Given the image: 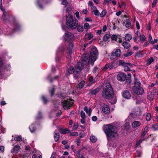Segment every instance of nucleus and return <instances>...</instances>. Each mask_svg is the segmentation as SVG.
<instances>
[{
  "label": "nucleus",
  "instance_id": "nucleus-1",
  "mask_svg": "<svg viewBox=\"0 0 158 158\" xmlns=\"http://www.w3.org/2000/svg\"><path fill=\"white\" fill-rule=\"evenodd\" d=\"M103 130L108 140L118 136L117 128L115 126L110 124L106 125L104 127Z\"/></svg>",
  "mask_w": 158,
  "mask_h": 158
},
{
  "label": "nucleus",
  "instance_id": "nucleus-2",
  "mask_svg": "<svg viewBox=\"0 0 158 158\" xmlns=\"http://www.w3.org/2000/svg\"><path fill=\"white\" fill-rule=\"evenodd\" d=\"M102 95V97L107 99H110L114 96L113 89L110 83L108 82L104 83Z\"/></svg>",
  "mask_w": 158,
  "mask_h": 158
},
{
  "label": "nucleus",
  "instance_id": "nucleus-3",
  "mask_svg": "<svg viewBox=\"0 0 158 158\" xmlns=\"http://www.w3.org/2000/svg\"><path fill=\"white\" fill-rule=\"evenodd\" d=\"M66 26L69 29H74L77 28L78 23V21L72 15L69 14L66 16Z\"/></svg>",
  "mask_w": 158,
  "mask_h": 158
},
{
  "label": "nucleus",
  "instance_id": "nucleus-4",
  "mask_svg": "<svg viewBox=\"0 0 158 158\" xmlns=\"http://www.w3.org/2000/svg\"><path fill=\"white\" fill-rule=\"evenodd\" d=\"M74 35L72 33H66L64 36V39L66 40H69V46L68 48V53L70 54L72 52V49L73 47V39L74 38Z\"/></svg>",
  "mask_w": 158,
  "mask_h": 158
},
{
  "label": "nucleus",
  "instance_id": "nucleus-5",
  "mask_svg": "<svg viewBox=\"0 0 158 158\" xmlns=\"http://www.w3.org/2000/svg\"><path fill=\"white\" fill-rule=\"evenodd\" d=\"M98 55V52L97 48L94 47L92 48V50L90 52V56L92 61V65L94 64V62L96 60Z\"/></svg>",
  "mask_w": 158,
  "mask_h": 158
},
{
  "label": "nucleus",
  "instance_id": "nucleus-6",
  "mask_svg": "<svg viewBox=\"0 0 158 158\" xmlns=\"http://www.w3.org/2000/svg\"><path fill=\"white\" fill-rule=\"evenodd\" d=\"M73 100L71 99L64 100L62 102V105L65 110L70 109L73 103Z\"/></svg>",
  "mask_w": 158,
  "mask_h": 158
},
{
  "label": "nucleus",
  "instance_id": "nucleus-7",
  "mask_svg": "<svg viewBox=\"0 0 158 158\" xmlns=\"http://www.w3.org/2000/svg\"><path fill=\"white\" fill-rule=\"evenodd\" d=\"M132 90L134 93L138 95H142L144 92L143 89L140 85L134 86Z\"/></svg>",
  "mask_w": 158,
  "mask_h": 158
},
{
  "label": "nucleus",
  "instance_id": "nucleus-8",
  "mask_svg": "<svg viewBox=\"0 0 158 158\" xmlns=\"http://www.w3.org/2000/svg\"><path fill=\"white\" fill-rule=\"evenodd\" d=\"M119 64L124 67V70L125 71H127L130 70L129 67H131L132 64L131 63H126L122 60H120L119 62Z\"/></svg>",
  "mask_w": 158,
  "mask_h": 158
},
{
  "label": "nucleus",
  "instance_id": "nucleus-9",
  "mask_svg": "<svg viewBox=\"0 0 158 158\" xmlns=\"http://www.w3.org/2000/svg\"><path fill=\"white\" fill-rule=\"evenodd\" d=\"M0 8L3 12V15L2 16L3 19L5 21H10L9 16L4 8H2V4L0 5Z\"/></svg>",
  "mask_w": 158,
  "mask_h": 158
},
{
  "label": "nucleus",
  "instance_id": "nucleus-10",
  "mask_svg": "<svg viewBox=\"0 0 158 158\" xmlns=\"http://www.w3.org/2000/svg\"><path fill=\"white\" fill-rule=\"evenodd\" d=\"M121 54V52L120 49H117L114 52L112 53L111 55L110 58L115 59L116 57H119Z\"/></svg>",
  "mask_w": 158,
  "mask_h": 158
},
{
  "label": "nucleus",
  "instance_id": "nucleus-11",
  "mask_svg": "<svg viewBox=\"0 0 158 158\" xmlns=\"http://www.w3.org/2000/svg\"><path fill=\"white\" fill-rule=\"evenodd\" d=\"M102 110L104 114H108L110 112V109L108 105L104 104L102 106Z\"/></svg>",
  "mask_w": 158,
  "mask_h": 158
},
{
  "label": "nucleus",
  "instance_id": "nucleus-12",
  "mask_svg": "<svg viewBox=\"0 0 158 158\" xmlns=\"http://www.w3.org/2000/svg\"><path fill=\"white\" fill-rule=\"evenodd\" d=\"M89 58L88 55H83L82 58V61L83 64L85 65L88 64L89 62Z\"/></svg>",
  "mask_w": 158,
  "mask_h": 158
},
{
  "label": "nucleus",
  "instance_id": "nucleus-13",
  "mask_svg": "<svg viewBox=\"0 0 158 158\" xmlns=\"http://www.w3.org/2000/svg\"><path fill=\"white\" fill-rule=\"evenodd\" d=\"M122 94L123 97L127 99H129L131 96L130 92L127 90H124Z\"/></svg>",
  "mask_w": 158,
  "mask_h": 158
},
{
  "label": "nucleus",
  "instance_id": "nucleus-14",
  "mask_svg": "<svg viewBox=\"0 0 158 158\" xmlns=\"http://www.w3.org/2000/svg\"><path fill=\"white\" fill-rule=\"evenodd\" d=\"M126 75L124 73H121L118 74L117 76V79L121 81H124L126 79Z\"/></svg>",
  "mask_w": 158,
  "mask_h": 158
},
{
  "label": "nucleus",
  "instance_id": "nucleus-15",
  "mask_svg": "<svg viewBox=\"0 0 158 158\" xmlns=\"http://www.w3.org/2000/svg\"><path fill=\"white\" fill-rule=\"evenodd\" d=\"M141 124V123L139 121H134L132 123L131 126L133 128L137 129Z\"/></svg>",
  "mask_w": 158,
  "mask_h": 158
},
{
  "label": "nucleus",
  "instance_id": "nucleus-16",
  "mask_svg": "<svg viewBox=\"0 0 158 158\" xmlns=\"http://www.w3.org/2000/svg\"><path fill=\"white\" fill-rule=\"evenodd\" d=\"M91 11L96 16H97L99 15V11L95 6L92 7Z\"/></svg>",
  "mask_w": 158,
  "mask_h": 158
},
{
  "label": "nucleus",
  "instance_id": "nucleus-17",
  "mask_svg": "<svg viewBox=\"0 0 158 158\" xmlns=\"http://www.w3.org/2000/svg\"><path fill=\"white\" fill-rule=\"evenodd\" d=\"M84 64L81 62H79L77 64L76 67V72L77 73L80 70H81L83 68Z\"/></svg>",
  "mask_w": 158,
  "mask_h": 158
},
{
  "label": "nucleus",
  "instance_id": "nucleus-18",
  "mask_svg": "<svg viewBox=\"0 0 158 158\" xmlns=\"http://www.w3.org/2000/svg\"><path fill=\"white\" fill-rule=\"evenodd\" d=\"M47 0H37V3L39 7L41 9L43 8L42 6L41 5V4H44L47 3Z\"/></svg>",
  "mask_w": 158,
  "mask_h": 158
},
{
  "label": "nucleus",
  "instance_id": "nucleus-19",
  "mask_svg": "<svg viewBox=\"0 0 158 158\" xmlns=\"http://www.w3.org/2000/svg\"><path fill=\"white\" fill-rule=\"evenodd\" d=\"M84 110L87 113L88 115L89 116H90L91 113L92 109L90 108H89V109H88L87 106H85L84 108Z\"/></svg>",
  "mask_w": 158,
  "mask_h": 158
},
{
  "label": "nucleus",
  "instance_id": "nucleus-20",
  "mask_svg": "<svg viewBox=\"0 0 158 158\" xmlns=\"http://www.w3.org/2000/svg\"><path fill=\"white\" fill-rule=\"evenodd\" d=\"M83 27L82 25L79 24L78 23V25L76 28H77V30L78 32H83L84 30Z\"/></svg>",
  "mask_w": 158,
  "mask_h": 158
},
{
  "label": "nucleus",
  "instance_id": "nucleus-21",
  "mask_svg": "<svg viewBox=\"0 0 158 158\" xmlns=\"http://www.w3.org/2000/svg\"><path fill=\"white\" fill-rule=\"evenodd\" d=\"M132 39L131 35L130 34H127L125 35L124 39L126 41L131 40Z\"/></svg>",
  "mask_w": 158,
  "mask_h": 158
},
{
  "label": "nucleus",
  "instance_id": "nucleus-22",
  "mask_svg": "<svg viewBox=\"0 0 158 158\" xmlns=\"http://www.w3.org/2000/svg\"><path fill=\"white\" fill-rule=\"evenodd\" d=\"M148 131V127L147 126H146L144 128L143 132H142L141 136L143 137L145 136Z\"/></svg>",
  "mask_w": 158,
  "mask_h": 158
},
{
  "label": "nucleus",
  "instance_id": "nucleus-23",
  "mask_svg": "<svg viewBox=\"0 0 158 158\" xmlns=\"http://www.w3.org/2000/svg\"><path fill=\"white\" fill-rule=\"evenodd\" d=\"M100 88L99 87L95 89L92 90L91 91V93L92 95H95L99 92Z\"/></svg>",
  "mask_w": 158,
  "mask_h": 158
},
{
  "label": "nucleus",
  "instance_id": "nucleus-24",
  "mask_svg": "<svg viewBox=\"0 0 158 158\" xmlns=\"http://www.w3.org/2000/svg\"><path fill=\"white\" fill-rule=\"evenodd\" d=\"M29 129L31 133L35 132L36 130V127L34 124H32L29 127Z\"/></svg>",
  "mask_w": 158,
  "mask_h": 158
},
{
  "label": "nucleus",
  "instance_id": "nucleus-25",
  "mask_svg": "<svg viewBox=\"0 0 158 158\" xmlns=\"http://www.w3.org/2000/svg\"><path fill=\"white\" fill-rule=\"evenodd\" d=\"M122 45L124 48L128 49L130 47V44L126 41L124 42Z\"/></svg>",
  "mask_w": 158,
  "mask_h": 158
},
{
  "label": "nucleus",
  "instance_id": "nucleus-26",
  "mask_svg": "<svg viewBox=\"0 0 158 158\" xmlns=\"http://www.w3.org/2000/svg\"><path fill=\"white\" fill-rule=\"evenodd\" d=\"M126 24L125 26L127 28H128L131 26V22L130 19H127L125 21Z\"/></svg>",
  "mask_w": 158,
  "mask_h": 158
},
{
  "label": "nucleus",
  "instance_id": "nucleus-27",
  "mask_svg": "<svg viewBox=\"0 0 158 158\" xmlns=\"http://www.w3.org/2000/svg\"><path fill=\"white\" fill-rule=\"evenodd\" d=\"M107 13L106 10H103L101 13L99 12V15L97 16H99L100 17H102L106 15Z\"/></svg>",
  "mask_w": 158,
  "mask_h": 158
},
{
  "label": "nucleus",
  "instance_id": "nucleus-28",
  "mask_svg": "<svg viewBox=\"0 0 158 158\" xmlns=\"http://www.w3.org/2000/svg\"><path fill=\"white\" fill-rule=\"evenodd\" d=\"M90 140L92 142L95 143L96 142L97 139L95 136L92 135L90 137Z\"/></svg>",
  "mask_w": 158,
  "mask_h": 158
},
{
  "label": "nucleus",
  "instance_id": "nucleus-29",
  "mask_svg": "<svg viewBox=\"0 0 158 158\" xmlns=\"http://www.w3.org/2000/svg\"><path fill=\"white\" fill-rule=\"evenodd\" d=\"M133 53V52L130 50H128L126 53L124 54V55L125 57H127L128 56L131 55Z\"/></svg>",
  "mask_w": 158,
  "mask_h": 158
},
{
  "label": "nucleus",
  "instance_id": "nucleus-30",
  "mask_svg": "<svg viewBox=\"0 0 158 158\" xmlns=\"http://www.w3.org/2000/svg\"><path fill=\"white\" fill-rule=\"evenodd\" d=\"M74 69L73 67H70L69 69H67V72H68L69 73L72 74L74 73Z\"/></svg>",
  "mask_w": 158,
  "mask_h": 158
},
{
  "label": "nucleus",
  "instance_id": "nucleus-31",
  "mask_svg": "<svg viewBox=\"0 0 158 158\" xmlns=\"http://www.w3.org/2000/svg\"><path fill=\"white\" fill-rule=\"evenodd\" d=\"M154 60L153 58L151 57L148 59L146 61V64L148 65L151 64L153 61Z\"/></svg>",
  "mask_w": 158,
  "mask_h": 158
},
{
  "label": "nucleus",
  "instance_id": "nucleus-32",
  "mask_svg": "<svg viewBox=\"0 0 158 158\" xmlns=\"http://www.w3.org/2000/svg\"><path fill=\"white\" fill-rule=\"evenodd\" d=\"M60 135L58 133H56L54 136V139L55 141H58L59 139Z\"/></svg>",
  "mask_w": 158,
  "mask_h": 158
},
{
  "label": "nucleus",
  "instance_id": "nucleus-33",
  "mask_svg": "<svg viewBox=\"0 0 158 158\" xmlns=\"http://www.w3.org/2000/svg\"><path fill=\"white\" fill-rule=\"evenodd\" d=\"M110 38V35L109 34H106L103 37V40L104 41H107Z\"/></svg>",
  "mask_w": 158,
  "mask_h": 158
},
{
  "label": "nucleus",
  "instance_id": "nucleus-34",
  "mask_svg": "<svg viewBox=\"0 0 158 158\" xmlns=\"http://www.w3.org/2000/svg\"><path fill=\"white\" fill-rule=\"evenodd\" d=\"M85 82L84 81H82L79 84V87L80 88H82L84 86Z\"/></svg>",
  "mask_w": 158,
  "mask_h": 158
},
{
  "label": "nucleus",
  "instance_id": "nucleus-35",
  "mask_svg": "<svg viewBox=\"0 0 158 158\" xmlns=\"http://www.w3.org/2000/svg\"><path fill=\"white\" fill-rule=\"evenodd\" d=\"M19 149V146L18 145H16L13 148V151L15 152H17Z\"/></svg>",
  "mask_w": 158,
  "mask_h": 158
},
{
  "label": "nucleus",
  "instance_id": "nucleus-36",
  "mask_svg": "<svg viewBox=\"0 0 158 158\" xmlns=\"http://www.w3.org/2000/svg\"><path fill=\"white\" fill-rule=\"evenodd\" d=\"M146 118L147 121L150 120L151 118V114L149 113H147L146 116Z\"/></svg>",
  "mask_w": 158,
  "mask_h": 158
},
{
  "label": "nucleus",
  "instance_id": "nucleus-37",
  "mask_svg": "<svg viewBox=\"0 0 158 158\" xmlns=\"http://www.w3.org/2000/svg\"><path fill=\"white\" fill-rule=\"evenodd\" d=\"M14 139L16 141H21L22 140V138L21 136H18L15 138Z\"/></svg>",
  "mask_w": 158,
  "mask_h": 158
},
{
  "label": "nucleus",
  "instance_id": "nucleus-38",
  "mask_svg": "<svg viewBox=\"0 0 158 158\" xmlns=\"http://www.w3.org/2000/svg\"><path fill=\"white\" fill-rule=\"evenodd\" d=\"M61 132L63 134H65L69 132V130L67 129H61Z\"/></svg>",
  "mask_w": 158,
  "mask_h": 158
},
{
  "label": "nucleus",
  "instance_id": "nucleus-39",
  "mask_svg": "<svg viewBox=\"0 0 158 158\" xmlns=\"http://www.w3.org/2000/svg\"><path fill=\"white\" fill-rule=\"evenodd\" d=\"M116 65V63L114 62H112L111 63L109 64L110 69H112L115 67Z\"/></svg>",
  "mask_w": 158,
  "mask_h": 158
},
{
  "label": "nucleus",
  "instance_id": "nucleus-40",
  "mask_svg": "<svg viewBox=\"0 0 158 158\" xmlns=\"http://www.w3.org/2000/svg\"><path fill=\"white\" fill-rule=\"evenodd\" d=\"M90 27V26L89 25V24L87 23H85L84 25V28L85 29H89V28Z\"/></svg>",
  "mask_w": 158,
  "mask_h": 158
},
{
  "label": "nucleus",
  "instance_id": "nucleus-41",
  "mask_svg": "<svg viewBox=\"0 0 158 158\" xmlns=\"http://www.w3.org/2000/svg\"><path fill=\"white\" fill-rule=\"evenodd\" d=\"M152 129L154 130H158V124L153 125L152 127Z\"/></svg>",
  "mask_w": 158,
  "mask_h": 158
},
{
  "label": "nucleus",
  "instance_id": "nucleus-42",
  "mask_svg": "<svg viewBox=\"0 0 158 158\" xmlns=\"http://www.w3.org/2000/svg\"><path fill=\"white\" fill-rule=\"evenodd\" d=\"M89 82L91 83V84L95 82V80L93 78V77L92 76H90L89 79Z\"/></svg>",
  "mask_w": 158,
  "mask_h": 158
},
{
  "label": "nucleus",
  "instance_id": "nucleus-43",
  "mask_svg": "<svg viewBox=\"0 0 158 158\" xmlns=\"http://www.w3.org/2000/svg\"><path fill=\"white\" fill-rule=\"evenodd\" d=\"M81 116L82 118H86L85 113L83 111H82L81 112Z\"/></svg>",
  "mask_w": 158,
  "mask_h": 158
},
{
  "label": "nucleus",
  "instance_id": "nucleus-44",
  "mask_svg": "<svg viewBox=\"0 0 158 158\" xmlns=\"http://www.w3.org/2000/svg\"><path fill=\"white\" fill-rule=\"evenodd\" d=\"M140 83L139 82L138 80L135 78V85L134 86H139L140 85Z\"/></svg>",
  "mask_w": 158,
  "mask_h": 158
},
{
  "label": "nucleus",
  "instance_id": "nucleus-45",
  "mask_svg": "<svg viewBox=\"0 0 158 158\" xmlns=\"http://www.w3.org/2000/svg\"><path fill=\"white\" fill-rule=\"evenodd\" d=\"M144 140V139H140L138 141H137L136 142V147H137L141 143L142 141Z\"/></svg>",
  "mask_w": 158,
  "mask_h": 158
},
{
  "label": "nucleus",
  "instance_id": "nucleus-46",
  "mask_svg": "<svg viewBox=\"0 0 158 158\" xmlns=\"http://www.w3.org/2000/svg\"><path fill=\"white\" fill-rule=\"evenodd\" d=\"M62 1L61 4L66 6L68 4V2L66 0H61Z\"/></svg>",
  "mask_w": 158,
  "mask_h": 158
},
{
  "label": "nucleus",
  "instance_id": "nucleus-47",
  "mask_svg": "<svg viewBox=\"0 0 158 158\" xmlns=\"http://www.w3.org/2000/svg\"><path fill=\"white\" fill-rule=\"evenodd\" d=\"M148 99L150 100H152L153 98V94H152V93H151L150 94H149L148 95Z\"/></svg>",
  "mask_w": 158,
  "mask_h": 158
},
{
  "label": "nucleus",
  "instance_id": "nucleus-48",
  "mask_svg": "<svg viewBox=\"0 0 158 158\" xmlns=\"http://www.w3.org/2000/svg\"><path fill=\"white\" fill-rule=\"evenodd\" d=\"M140 40L142 42L144 41L145 40V36L143 35H142L140 36Z\"/></svg>",
  "mask_w": 158,
  "mask_h": 158
},
{
  "label": "nucleus",
  "instance_id": "nucleus-49",
  "mask_svg": "<svg viewBox=\"0 0 158 158\" xmlns=\"http://www.w3.org/2000/svg\"><path fill=\"white\" fill-rule=\"evenodd\" d=\"M103 69H106V70L110 69V65H109V64H106L105 65L104 68H103Z\"/></svg>",
  "mask_w": 158,
  "mask_h": 158
},
{
  "label": "nucleus",
  "instance_id": "nucleus-50",
  "mask_svg": "<svg viewBox=\"0 0 158 158\" xmlns=\"http://www.w3.org/2000/svg\"><path fill=\"white\" fill-rule=\"evenodd\" d=\"M117 36L116 35H114L112 36L111 39L112 40H117Z\"/></svg>",
  "mask_w": 158,
  "mask_h": 158
},
{
  "label": "nucleus",
  "instance_id": "nucleus-51",
  "mask_svg": "<svg viewBox=\"0 0 158 158\" xmlns=\"http://www.w3.org/2000/svg\"><path fill=\"white\" fill-rule=\"evenodd\" d=\"M78 127V124L77 123H75L73 128V130H75Z\"/></svg>",
  "mask_w": 158,
  "mask_h": 158
},
{
  "label": "nucleus",
  "instance_id": "nucleus-52",
  "mask_svg": "<svg viewBox=\"0 0 158 158\" xmlns=\"http://www.w3.org/2000/svg\"><path fill=\"white\" fill-rule=\"evenodd\" d=\"M42 98L43 100L44 101V103L45 104H46L48 102L47 99L44 96H42Z\"/></svg>",
  "mask_w": 158,
  "mask_h": 158
},
{
  "label": "nucleus",
  "instance_id": "nucleus-53",
  "mask_svg": "<svg viewBox=\"0 0 158 158\" xmlns=\"http://www.w3.org/2000/svg\"><path fill=\"white\" fill-rule=\"evenodd\" d=\"M42 117V116L41 112H39V113L38 115L36 117V119H39Z\"/></svg>",
  "mask_w": 158,
  "mask_h": 158
},
{
  "label": "nucleus",
  "instance_id": "nucleus-54",
  "mask_svg": "<svg viewBox=\"0 0 158 158\" xmlns=\"http://www.w3.org/2000/svg\"><path fill=\"white\" fill-rule=\"evenodd\" d=\"M54 88L53 87L50 92L51 96H52L54 94Z\"/></svg>",
  "mask_w": 158,
  "mask_h": 158
},
{
  "label": "nucleus",
  "instance_id": "nucleus-55",
  "mask_svg": "<svg viewBox=\"0 0 158 158\" xmlns=\"http://www.w3.org/2000/svg\"><path fill=\"white\" fill-rule=\"evenodd\" d=\"M81 150H79L76 152V153H77V156L78 157H79V156H80V152H81Z\"/></svg>",
  "mask_w": 158,
  "mask_h": 158
},
{
  "label": "nucleus",
  "instance_id": "nucleus-56",
  "mask_svg": "<svg viewBox=\"0 0 158 158\" xmlns=\"http://www.w3.org/2000/svg\"><path fill=\"white\" fill-rule=\"evenodd\" d=\"M85 21L86 22H91L92 20L90 18L87 17L85 18Z\"/></svg>",
  "mask_w": 158,
  "mask_h": 158
},
{
  "label": "nucleus",
  "instance_id": "nucleus-57",
  "mask_svg": "<svg viewBox=\"0 0 158 158\" xmlns=\"http://www.w3.org/2000/svg\"><path fill=\"white\" fill-rule=\"evenodd\" d=\"M157 2V0H153V1L152 3V7H153L156 6Z\"/></svg>",
  "mask_w": 158,
  "mask_h": 158
},
{
  "label": "nucleus",
  "instance_id": "nucleus-58",
  "mask_svg": "<svg viewBox=\"0 0 158 158\" xmlns=\"http://www.w3.org/2000/svg\"><path fill=\"white\" fill-rule=\"evenodd\" d=\"M75 15L76 16V17H77V18L79 19L80 18V16H79V12L78 11H77L75 13Z\"/></svg>",
  "mask_w": 158,
  "mask_h": 158
},
{
  "label": "nucleus",
  "instance_id": "nucleus-59",
  "mask_svg": "<svg viewBox=\"0 0 158 158\" xmlns=\"http://www.w3.org/2000/svg\"><path fill=\"white\" fill-rule=\"evenodd\" d=\"M136 24L137 29L138 30L140 28L139 24L138 21L136 22Z\"/></svg>",
  "mask_w": 158,
  "mask_h": 158
},
{
  "label": "nucleus",
  "instance_id": "nucleus-60",
  "mask_svg": "<svg viewBox=\"0 0 158 158\" xmlns=\"http://www.w3.org/2000/svg\"><path fill=\"white\" fill-rule=\"evenodd\" d=\"M157 39H154V40L153 41H152L151 42V44H154L155 43H157Z\"/></svg>",
  "mask_w": 158,
  "mask_h": 158
},
{
  "label": "nucleus",
  "instance_id": "nucleus-61",
  "mask_svg": "<svg viewBox=\"0 0 158 158\" xmlns=\"http://www.w3.org/2000/svg\"><path fill=\"white\" fill-rule=\"evenodd\" d=\"M88 44L87 43L83 45V46L84 48L81 49V50L83 51H84L85 48H86V47H88Z\"/></svg>",
  "mask_w": 158,
  "mask_h": 158
},
{
  "label": "nucleus",
  "instance_id": "nucleus-62",
  "mask_svg": "<svg viewBox=\"0 0 158 158\" xmlns=\"http://www.w3.org/2000/svg\"><path fill=\"white\" fill-rule=\"evenodd\" d=\"M92 119L93 121H95L97 120V118L96 116H93L92 117Z\"/></svg>",
  "mask_w": 158,
  "mask_h": 158
},
{
  "label": "nucleus",
  "instance_id": "nucleus-63",
  "mask_svg": "<svg viewBox=\"0 0 158 158\" xmlns=\"http://www.w3.org/2000/svg\"><path fill=\"white\" fill-rule=\"evenodd\" d=\"M85 118H82L81 119V123L83 124H84L85 123Z\"/></svg>",
  "mask_w": 158,
  "mask_h": 158
},
{
  "label": "nucleus",
  "instance_id": "nucleus-64",
  "mask_svg": "<svg viewBox=\"0 0 158 158\" xmlns=\"http://www.w3.org/2000/svg\"><path fill=\"white\" fill-rule=\"evenodd\" d=\"M58 50L59 51L62 52L64 50V48L63 47H60L59 48Z\"/></svg>",
  "mask_w": 158,
  "mask_h": 158
}]
</instances>
